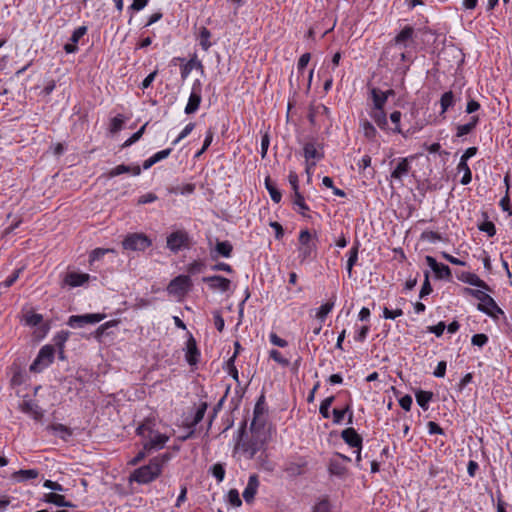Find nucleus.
<instances>
[{
	"mask_svg": "<svg viewBox=\"0 0 512 512\" xmlns=\"http://www.w3.org/2000/svg\"><path fill=\"white\" fill-rule=\"evenodd\" d=\"M170 460V454L164 453L154 457L147 465L136 469L130 476L131 481L147 484L155 480L162 472L163 466Z\"/></svg>",
	"mask_w": 512,
	"mask_h": 512,
	"instance_id": "obj_1",
	"label": "nucleus"
},
{
	"mask_svg": "<svg viewBox=\"0 0 512 512\" xmlns=\"http://www.w3.org/2000/svg\"><path fill=\"white\" fill-rule=\"evenodd\" d=\"M465 291L480 301L477 305V309L492 318H497V314H503V310L497 305L495 300L484 291L475 290L471 288H465Z\"/></svg>",
	"mask_w": 512,
	"mask_h": 512,
	"instance_id": "obj_2",
	"label": "nucleus"
},
{
	"mask_svg": "<svg viewBox=\"0 0 512 512\" xmlns=\"http://www.w3.org/2000/svg\"><path fill=\"white\" fill-rule=\"evenodd\" d=\"M125 250L144 251L151 246V240L142 233H132L125 237L122 242Z\"/></svg>",
	"mask_w": 512,
	"mask_h": 512,
	"instance_id": "obj_3",
	"label": "nucleus"
},
{
	"mask_svg": "<svg viewBox=\"0 0 512 512\" xmlns=\"http://www.w3.org/2000/svg\"><path fill=\"white\" fill-rule=\"evenodd\" d=\"M54 358V348L51 345H45L43 346L36 359L33 361V363L30 366L31 372H40L45 367L50 365Z\"/></svg>",
	"mask_w": 512,
	"mask_h": 512,
	"instance_id": "obj_4",
	"label": "nucleus"
},
{
	"mask_svg": "<svg viewBox=\"0 0 512 512\" xmlns=\"http://www.w3.org/2000/svg\"><path fill=\"white\" fill-rule=\"evenodd\" d=\"M104 314L92 313L84 315H72L68 319V325L72 328H81L88 324H96L103 320Z\"/></svg>",
	"mask_w": 512,
	"mask_h": 512,
	"instance_id": "obj_5",
	"label": "nucleus"
},
{
	"mask_svg": "<svg viewBox=\"0 0 512 512\" xmlns=\"http://www.w3.org/2000/svg\"><path fill=\"white\" fill-rule=\"evenodd\" d=\"M188 244H189V236H188L187 232H185L184 230H178V231L172 232L167 237V247L172 252H178L181 249L188 247Z\"/></svg>",
	"mask_w": 512,
	"mask_h": 512,
	"instance_id": "obj_6",
	"label": "nucleus"
},
{
	"mask_svg": "<svg viewBox=\"0 0 512 512\" xmlns=\"http://www.w3.org/2000/svg\"><path fill=\"white\" fill-rule=\"evenodd\" d=\"M299 244V258L301 261H305L316 249L315 244L312 242L311 234L308 230H303L300 232Z\"/></svg>",
	"mask_w": 512,
	"mask_h": 512,
	"instance_id": "obj_7",
	"label": "nucleus"
},
{
	"mask_svg": "<svg viewBox=\"0 0 512 512\" xmlns=\"http://www.w3.org/2000/svg\"><path fill=\"white\" fill-rule=\"evenodd\" d=\"M262 442L258 439V437L253 436L249 440H240L236 448L240 450L248 459H252L256 453L261 449Z\"/></svg>",
	"mask_w": 512,
	"mask_h": 512,
	"instance_id": "obj_8",
	"label": "nucleus"
},
{
	"mask_svg": "<svg viewBox=\"0 0 512 512\" xmlns=\"http://www.w3.org/2000/svg\"><path fill=\"white\" fill-rule=\"evenodd\" d=\"M319 145L316 141L306 142L303 147V155L306 159V171L309 173L311 167L315 166L316 162H309L311 159L313 160H321L324 155L322 152L318 150Z\"/></svg>",
	"mask_w": 512,
	"mask_h": 512,
	"instance_id": "obj_9",
	"label": "nucleus"
},
{
	"mask_svg": "<svg viewBox=\"0 0 512 512\" xmlns=\"http://www.w3.org/2000/svg\"><path fill=\"white\" fill-rule=\"evenodd\" d=\"M191 285L189 276L180 275L174 278L168 285L167 291L172 295H183L185 294Z\"/></svg>",
	"mask_w": 512,
	"mask_h": 512,
	"instance_id": "obj_10",
	"label": "nucleus"
},
{
	"mask_svg": "<svg viewBox=\"0 0 512 512\" xmlns=\"http://www.w3.org/2000/svg\"><path fill=\"white\" fill-rule=\"evenodd\" d=\"M201 100V82L199 80H196L192 85V91L189 96L188 103L185 107V113H195L200 106Z\"/></svg>",
	"mask_w": 512,
	"mask_h": 512,
	"instance_id": "obj_11",
	"label": "nucleus"
},
{
	"mask_svg": "<svg viewBox=\"0 0 512 512\" xmlns=\"http://www.w3.org/2000/svg\"><path fill=\"white\" fill-rule=\"evenodd\" d=\"M426 263L428 266L434 271L436 277L439 279H450L451 278V270L449 266L438 263L436 259L432 256L425 257Z\"/></svg>",
	"mask_w": 512,
	"mask_h": 512,
	"instance_id": "obj_12",
	"label": "nucleus"
},
{
	"mask_svg": "<svg viewBox=\"0 0 512 512\" xmlns=\"http://www.w3.org/2000/svg\"><path fill=\"white\" fill-rule=\"evenodd\" d=\"M156 421L154 418H146L138 427L137 435L142 437L145 441L153 438V435L157 432Z\"/></svg>",
	"mask_w": 512,
	"mask_h": 512,
	"instance_id": "obj_13",
	"label": "nucleus"
},
{
	"mask_svg": "<svg viewBox=\"0 0 512 512\" xmlns=\"http://www.w3.org/2000/svg\"><path fill=\"white\" fill-rule=\"evenodd\" d=\"M203 282L207 283L213 290H220L226 292L230 288V280L220 275H213L203 278Z\"/></svg>",
	"mask_w": 512,
	"mask_h": 512,
	"instance_id": "obj_14",
	"label": "nucleus"
},
{
	"mask_svg": "<svg viewBox=\"0 0 512 512\" xmlns=\"http://www.w3.org/2000/svg\"><path fill=\"white\" fill-rule=\"evenodd\" d=\"M410 170L411 166L409 158H401L397 163L396 167L394 168V170L391 172L390 177L392 180H397L400 183H402V179L409 174Z\"/></svg>",
	"mask_w": 512,
	"mask_h": 512,
	"instance_id": "obj_15",
	"label": "nucleus"
},
{
	"mask_svg": "<svg viewBox=\"0 0 512 512\" xmlns=\"http://www.w3.org/2000/svg\"><path fill=\"white\" fill-rule=\"evenodd\" d=\"M233 246L229 241H217L215 248L210 251L212 260H217L220 256L229 258L232 254Z\"/></svg>",
	"mask_w": 512,
	"mask_h": 512,
	"instance_id": "obj_16",
	"label": "nucleus"
},
{
	"mask_svg": "<svg viewBox=\"0 0 512 512\" xmlns=\"http://www.w3.org/2000/svg\"><path fill=\"white\" fill-rule=\"evenodd\" d=\"M341 437L350 447L362 449V437L354 428L349 427L344 429L341 433Z\"/></svg>",
	"mask_w": 512,
	"mask_h": 512,
	"instance_id": "obj_17",
	"label": "nucleus"
},
{
	"mask_svg": "<svg viewBox=\"0 0 512 512\" xmlns=\"http://www.w3.org/2000/svg\"><path fill=\"white\" fill-rule=\"evenodd\" d=\"M259 487V480L256 474L249 476L247 486L243 491V498L246 503H252Z\"/></svg>",
	"mask_w": 512,
	"mask_h": 512,
	"instance_id": "obj_18",
	"label": "nucleus"
},
{
	"mask_svg": "<svg viewBox=\"0 0 512 512\" xmlns=\"http://www.w3.org/2000/svg\"><path fill=\"white\" fill-rule=\"evenodd\" d=\"M168 440H169V437L167 435L159 433L157 431L153 435V438H150L149 440H147L143 443V448H144V450L162 449Z\"/></svg>",
	"mask_w": 512,
	"mask_h": 512,
	"instance_id": "obj_19",
	"label": "nucleus"
},
{
	"mask_svg": "<svg viewBox=\"0 0 512 512\" xmlns=\"http://www.w3.org/2000/svg\"><path fill=\"white\" fill-rule=\"evenodd\" d=\"M262 399L263 396L259 399L254 408V417L250 425V429L253 433L264 426Z\"/></svg>",
	"mask_w": 512,
	"mask_h": 512,
	"instance_id": "obj_20",
	"label": "nucleus"
},
{
	"mask_svg": "<svg viewBox=\"0 0 512 512\" xmlns=\"http://www.w3.org/2000/svg\"><path fill=\"white\" fill-rule=\"evenodd\" d=\"M89 278L87 273L69 272L65 276L64 283L70 287H78L86 283Z\"/></svg>",
	"mask_w": 512,
	"mask_h": 512,
	"instance_id": "obj_21",
	"label": "nucleus"
},
{
	"mask_svg": "<svg viewBox=\"0 0 512 512\" xmlns=\"http://www.w3.org/2000/svg\"><path fill=\"white\" fill-rule=\"evenodd\" d=\"M200 352L197 348L196 341L193 337H190L186 343V361L190 365H195L199 360Z\"/></svg>",
	"mask_w": 512,
	"mask_h": 512,
	"instance_id": "obj_22",
	"label": "nucleus"
},
{
	"mask_svg": "<svg viewBox=\"0 0 512 512\" xmlns=\"http://www.w3.org/2000/svg\"><path fill=\"white\" fill-rule=\"evenodd\" d=\"M124 173H131L134 176H138L141 173V168L138 165L128 166V165L121 164V165H118V166L114 167L113 169H111L109 171L108 175H109V177L112 178V177H116V176L124 174Z\"/></svg>",
	"mask_w": 512,
	"mask_h": 512,
	"instance_id": "obj_23",
	"label": "nucleus"
},
{
	"mask_svg": "<svg viewBox=\"0 0 512 512\" xmlns=\"http://www.w3.org/2000/svg\"><path fill=\"white\" fill-rule=\"evenodd\" d=\"M21 410L24 413L30 414L35 420H41L44 415L41 408L30 400L23 401L21 404Z\"/></svg>",
	"mask_w": 512,
	"mask_h": 512,
	"instance_id": "obj_24",
	"label": "nucleus"
},
{
	"mask_svg": "<svg viewBox=\"0 0 512 512\" xmlns=\"http://www.w3.org/2000/svg\"><path fill=\"white\" fill-rule=\"evenodd\" d=\"M328 471L333 476L344 477L347 472V468L341 460L338 458H332L329 461Z\"/></svg>",
	"mask_w": 512,
	"mask_h": 512,
	"instance_id": "obj_25",
	"label": "nucleus"
},
{
	"mask_svg": "<svg viewBox=\"0 0 512 512\" xmlns=\"http://www.w3.org/2000/svg\"><path fill=\"white\" fill-rule=\"evenodd\" d=\"M370 117L373 119V121L377 124V126L380 129H387L388 121L384 109L372 108V110L370 111Z\"/></svg>",
	"mask_w": 512,
	"mask_h": 512,
	"instance_id": "obj_26",
	"label": "nucleus"
},
{
	"mask_svg": "<svg viewBox=\"0 0 512 512\" xmlns=\"http://www.w3.org/2000/svg\"><path fill=\"white\" fill-rule=\"evenodd\" d=\"M43 501L47 503L54 504L59 507H73L74 505L68 501L65 500V497L63 495L57 494V493H47L44 495Z\"/></svg>",
	"mask_w": 512,
	"mask_h": 512,
	"instance_id": "obj_27",
	"label": "nucleus"
},
{
	"mask_svg": "<svg viewBox=\"0 0 512 512\" xmlns=\"http://www.w3.org/2000/svg\"><path fill=\"white\" fill-rule=\"evenodd\" d=\"M370 94L373 101V108L384 109L387 102V95H384L383 91L378 88H372Z\"/></svg>",
	"mask_w": 512,
	"mask_h": 512,
	"instance_id": "obj_28",
	"label": "nucleus"
},
{
	"mask_svg": "<svg viewBox=\"0 0 512 512\" xmlns=\"http://www.w3.org/2000/svg\"><path fill=\"white\" fill-rule=\"evenodd\" d=\"M48 431L52 432L53 434L59 436L61 439L66 440L68 437L72 435V431L69 427L63 425V424H51L47 426L46 428Z\"/></svg>",
	"mask_w": 512,
	"mask_h": 512,
	"instance_id": "obj_29",
	"label": "nucleus"
},
{
	"mask_svg": "<svg viewBox=\"0 0 512 512\" xmlns=\"http://www.w3.org/2000/svg\"><path fill=\"white\" fill-rule=\"evenodd\" d=\"M478 122V116H471L470 121L468 123L457 126L456 136L463 137L464 135L471 133L478 124Z\"/></svg>",
	"mask_w": 512,
	"mask_h": 512,
	"instance_id": "obj_30",
	"label": "nucleus"
},
{
	"mask_svg": "<svg viewBox=\"0 0 512 512\" xmlns=\"http://www.w3.org/2000/svg\"><path fill=\"white\" fill-rule=\"evenodd\" d=\"M414 29L411 26H405L399 34L394 38V42L397 45L406 46V42L412 39Z\"/></svg>",
	"mask_w": 512,
	"mask_h": 512,
	"instance_id": "obj_31",
	"label": "nucleus"
},
{
	"mask_svg": "<svg viewBox=\"0 0 512 512\" xmlns=\"http://www.w3.org/2000/svg\"><path fill=\"white\" fill-rule=\"evenodd\" d=\"M417 404L423 409H428V404L433 397V393L430 391L419 390L415 394Z\"/></svg>",
	"mask_w": 512,
	"mask_h": 512,
	"instance_id": "obj_32",
	"label": "nucleus"
},
{
	"mask_svg": "<svg viewBox=\"0 0 512 512\" xmlns=\"http://www.w3.org/2000/svg\"><path fill=\"white\" fill-rule=\"evenodd\" d=\"M457 171L459 173L463 172V176L460 180V183L462 185H468L472 180V172L468 166V163L464 162V161H459V163L457 165Z\"/></svg>",
	"mask_w": 512,
	"mask_h": 512,
	"instance_id": "obj_33",
	"label": "nucleus"
},
{
	"mask_svg": "<svg viewBox=\"0 0 512 512\" xmlns=\"http://www.w3.org/2000/svg\"><path fill=\"white\" fill-rule=\"evenodd\" d=\"M39 472L36 469L19 470L13 474V477L18 481H26L38 477Z\"/></svg>",
	"mask_w": 512,
	"mask_h": 512,
	"instance_id": "obj_34",
	"label": "nucleus"
},
{
	"mask_svg": "<svg viewBox=\"0 0 512 512\" xmlns=\"http://www.w3.org/2000/svg\"><path fill=\"white\" fill-rule=\"evenodd\" d=\"M464 281L472 286L490 291V287L487 285V283L480 279L476 274L468 273Z\"/></svg>",
	"mask_w": 512,
	"mask_h": 512,
	"instance_id": "obj_35",
	"label": "nucleus"
},
{
	"mask_svg": "<svg viewBox=\"0 0 512 512\" xmlns=\"http://www.w3.org/2000/svg\"><path fill=\"white\" fill-rule=\"evenodd\" d=\"M210 37V31L206 27H202L199 32V44L204 51H207L212 46Z\"/></svg>",
	"mask_w": 512,
	"mask_h": 512,
	"instance_id": "obj_36",
	"label": "nucleus"
},
{
	"mask_svg": "<svg viewBox=\"0 0 512 512\" xmlns=\"http://www.w3.org/2000/svg\"><path fill=\"white\" fill-rule=\"evenodd\" d=\"M441 114L445 113L454 105V94L452 91L445 92L440 99Z\"/></svg>",
	"mask_w": 512,
	"mask_h": 512,
	"instance_id": "obj_37",
	"label": "nucleus"
},
{
	"mask_svg": "<svg viewBox=\"0 0 512 512\" xmlns=\"http://www.w3.org/2000/svg\"><path fill=\"white\" fill-rule=\"evenodd\" d=\"M69 336H70L69 331L62 330V331L58 332L53 338L54 345L59 349V351L61 353L63 352L64 345H65L66 341L68 340Z\"/></svg>",
	"mask_w": 512,
	"mask_h": 512,
	"instance_id": "obj_38",
	"label": "nucleus"
},
{
	"mask_svg": "<svg viewBox=\"0 0 512 512\" xmlns=\"http://www.w3.org/2000/svg\"><path fill=\"white\" fill-rule=\"evenodd\" d=\"M361 129H362L364 136L367 139H369V140L375 139L377 130L368 120H363L361 122Z\"/></svg>",
	"mask_w": 512,
	"mask_h": 512,
	"instance_id": "obj_39",
	"label": "nucleus"
},
{
	"mask_svg": "<svg viewBox=\"0 0 512 512\" xmlns=\"http://www.w3.org/2000/svg\"><path fill=\"white\" fill-rule=\"evenodd\" d=\"M335 305V302L334 300H330L328 301L327 303L323 304L320 306V308L318 309L317 313H316V317L321 321L323 322L325 320V318L327 317V315L331 312V310L333 309Z\"/></svg>",
	"mask_w": 512,
	"mask_h": 512,
	"instance_id": "obj_40",
	"label": "nucleus"
},
{
	"mask_svg": "<svg viewBox=\"0 0 512 512\" xmlns=\"http://www.w3.org/2000/svg\"><path fill=\"white\" fill-rule=\"evenodd\" d=\"M265 186L270 194L271 199L275 203H279L281 201L282 195H281L280 191L276 188V186L270 181L269 178H266Z\"/></svg>",
	"mask_w": 512,
	"mask_h": 512,
	"instance_id": "obj_41",
	"label": "nucleus"
},
{
	"mask_svg": "<svg viewBox=\"0 0 512 512\" xmlns=\"http://www.w3.org/2000/svg\"><path fill=\"white\" fill-rule=\"evenodd\" d=\"M293 203L296 206V210L302 215H305V211L309 210V207L305 203L304 197L301 195L300 192L294 193Z\"/></svg>",
	"mask_w": 512,
	"mask_h": 512,
	"instance_id": "obj_42",
	"label": "nucleus"
},
{
	"mask_svg": "<svg viewBox=\"0 0 512 512\" xmlns=\"http://www.w3.org/2000/svg\"><path fill=\"white\" fill-rule=\"evenodd\" d=\"M193 68L203 69V65L200 61H196L195 59H191L184 67L181 69V77L183 79L187 78Z\"/></svg>",
	"mask_w": 512,
	"mask_h": 512,
	"instance_id": "obj_43",
	"label": "nucleus"
},
{
	"mask_svg": "<svg viewBox=\"0 0 512 512\" xmlns=\"http://www.w3.org/2000/svg\"><path fill=\"white\" fill-rule=\"evenodd\" d=\"M334 399H335L334 396H330V397H327L326 399H324L321 402V405H320V408H319V412H320V414L322 415L323 418L327 419V418L330 417L329 408L331 407Z\"/></svg>",
	"mask_w": 512,
	"mask_h": 512,
	"instance_id": "obj_44",
	"label": "nucleus"
},
{
	"mask_svg": "<svg viewBox=\"0 0 512 512\" xmlns=\"http://www.w3.org/2000/svg\"><path fill=\"white\" fill-rule=\"evenodd\" d=\"M206 410H207V403L202 402L194 414V417H193V420L191 423L192 426H196L203 420Z\"/></svg>",
	"mask_w": 512,
	"mask_h": 512,
	"instance_id": "obj_45",
	"label": "nucleus"
},
{
	"mask_svg": "<svg viewBox=\"0 0 512 512\" xmlns=\"http://www.w3.org/2000/svg\"><path fill=\"white\" fill-rule=\"evenodd\" d=\"M124 121H125V119L122 115H117L114 118H112L110 121V128H109L110 132L111 133L119 132L123 127Z\"/></svg>",
	"mask_w": 512,
	"mask_h": 512,
	"instance_id": "obj_46",
	"label": "nucleus"
},
{
	"mask_svg": "<svg viewBox=\"0 0 512 512\" xmlns=\"http://www.w3.org/2000/svg\"><path fill=\"white\" fill-rule=\"evenodd\" d=\"M212 475L218 482H222L225 477V469L222 464L216 463L211 467Z\"/></svg>",
	"mask_w": 512,
	"mask_h": 512,
	"instance_id": "obj_47",
	"label": "nucleus"
},
{
	"mask_svg": "<svg viewBox=\"0 0 512 512\" xmlns=\"http://www.w3.org/2000/svg\"><path fill=\"white\" fill-rule=\"evenodd\" d=\"M349 411H350L349 405H347L344 409L334 408L333 409V422L335 424H340L343 421L345 414Z\"/></svg>",
	"mask_w": 512,
	"mask_h": 512,
	"instance_id": "obj_48",
	"label": "nucleus"
},
{
	"mask_svg": "<svg viewBox=\"0 0 512 512\" xmlns=\"http://www.w3.org/2000/svg\"><path fill=\"white\" fill-rule=\"evenodd\" d=\"M431 292H432V287H431V284H430V281H429V272L426 271L425 272V280H424L423 285L421 287V290H420V293H419V297L420 298H424L427 295H429Z\"/></svg>",
	"mask_w": 512,
	"mask_h": 512,
	"instance_id": "obj_49",
	"label": "nucleus"
},
{
	"mask_svg": "<svg viewBox=\"0 0 512 512\" xmlns=\"http://www.w3.org/2000/svg\"><path fill=\"white\" fill-rule=\"evenodd\" d=\"M269 356H270L271 359H273L275 362L279 363L282 366H288L289 365V360L284 358L282 356V354L278 350H276V349H272L269 352Z\"/></svg>",
	"mask_w": 512,
	"mask_h": 512,
	"instance_id": "obj_50",
	"label": "nucleus"
},
{
	"mask_svg": "<svg viewBox=\"0 0 512 512\" xmlns=\"http://www.w3.org/2000/svg\"><path fill=\"white\" fill-rule=\"evenodd\" d=\"M228 501L234 507H240L242 505L239 492L236 489H231L228 492Z\"/></svg>",
	"mask_w": 512,
	"mask_h": 512,
	"instance_id": "obj_51",
	"label": "nucleus"
},
{
	"mask_svg": "<svg viewBox=\"0 0 512 512\" xmlns=\"http://www.w3.org/2000/svg\"><path fill=\"white\" fill-rule=\"evenodd\" d=\"M195 128V123H189L187 124L184 129L181 131V133L178 135V137L172 142L173 145H177L181 140H183L185 137H187Z\"/></svg>",
	"mask_w": 512,
	"mask_h": 512,
	"instance_id": "obj_52",
	"label": "nucleus"
},
{
	"mask_svg": "<svg viewBox=\"0 0 512 512\" xmlns=\"http://www.w3.org/2000/svg\"><path fill=\"white\" fill-rule=\"evenodd\" d=\"M478 228L479 230L486 232L489 237H493L496 234V227L491 221L483 222Z\"/></svg>",
	"mask_w": 512,
	"mask_h": 512,
	"instance_id": "obj_53",
	"label": "nucleus"
},
{
	"mask_svg": "<svg viewBox=\"0 0 512 512\" xmlns=\"http://www.w3.org/2000/svg\"><path fill=\"white\" fill-rule=\"evenodd\" d=\"M146 126H147V123L144 124L137 132H135L129 139H127L125 141V143L123 144V146L127 147V146L132 145L136 141H138L142 137V135H143V133L145 131Z\"/></svg>",
	"mask_w": 512,
	"mask_h": 512,
	"instance_id": "obj_54",
	"label": "nucleus"
},
{
	"mask_svg": "<svg viewBox=\"0 0 512 512\" xmlns=\"http://www.w3.org/2000/svg\"><path fill=\"white\" fill-rule=\"evenodd\" d=\"M87 27L86 26H80L77 29H75L72 33V36L70 38V41L77 44L79 40L86 34Z\"/></svg>",
	"mask_w": 512,
	"mask_h": 512,
	"instance_id": "obj_55",
	"label": "nucleus"
},
{
	"mask_svg": "<svg viewBox=\"0 0 512 512\" xmlns=\"http://www.w3.org/2000/svg\"><path fill=\"white\" fill-rule=\"evenodd\" d=\"M402 315H403V311L401 309L390 310L387 307H384V309H383V317L385 319L394 320L397 317H400Z\"/></svg>",
	"mask_w": 512,
	"mask_h": 512,
	"instance_id": "obj_56",
	"label": "nucleus"
},
{
	"mask_svg": "<svg viewBox=\"0 0 512 512\" xmlns=\"http://www.w3.org/2000/svg\"><path fill=\"white\" fill-rule=\"evenodd\" d=\"M471 342L475 346L482 347L488 342V336L486 334H475L472 336Z\"/></svg>",
	"mask_w": 512,
	"mask_h": 512,
	"instance_id": "obj_57",
	"label": "nucleus"
},
{
	"mask_svg": "<svg viewBox=\"0 0 512 512\" xmlns=\"http://www.w3.org/2000/svg\"><path fill=\"white\" fill-rule=\"evenodd\" d=\"M358 260V245L352 247L349 251L347 266L353 267Z\"/></svg>",
	"mask_w": 512,
	"mask_h": 512,
	"instance_id": "obj_58",
	"label": "nucleus"
},
{
	"mask_svg": "<svg viewBox=\"0 0 512 512\" xmlns=\"http://www.w3.org/2000/svg\"><path fill=\"white\" fill-rule=\"evenodd\" d=\"M148 2L149 0H133L132 4L128 7V9L133 12L141 11L147 6Z\"/></svg>",
	"mask_w": 512,
	"mask_h": 512,
	"instance_id": "obj_59",
	"label": "nucleus"
},
{
	"mask_svg": "<svg viewBox=\"0 0 512 512\" xmlns=\"http://www.w3.org/2000/svg\"><path fill=\"white\" fill-rule=\"evenodd\" d=\"M205 265L201 261H194L188 266V272L190 274H197L203 271Z\"/></svg>",
	"mask_w": 512,
	"mask_h": 512,
	"instance_id": "obj_60",
	"label": "nucleus"
},
{
	"mask_svg": "<svg viewBox=\"0 0 512 512\" xmlns=\"http://www.w3.org/2000/svg\"><path fill=\"white\" fill-rule=\"evenodd\" d=\"M43 320L42 315L37 313H32L30 315L26 316V323L31 326H37L40 324Z\"/></svg>",
	"mask_w": 512,
	"mask_h": 512,
	"instance_id": "obj_61",
	"label": "nucleus"
},
{
	"mask_svg": "<svg viewBox=\"0 0 512 512\" xmlns=\"http://www.w3.org/2000/svg\"><path fill=\"white\" fill-rule=\"evenodd\" d=\"M270 342L278 347L284 348L288 345V342L280 338L276 333H271L269 336Z\"/></svg>",
	"mask_w": 512,
	"mask_h": 512,
	"instance_id": "obj_62",
	"label": "nucleus"
},
{
	"mask_svg": "<svg viewBox=\"0 0 512 512\" xmlns=\"http://www.w3.org/2000/svg\"><path fill=\"white\" fill-rule=\"evenodd\" d=\"M311 59L310 53H304L300 56L297 64V68L299 72H302L305 67L308 65L309 61Z\"/></svg>",
	"mask_w": 512,
	"mask_h": 512,
	"instance_id": "obj_63",
	"label": "nucleus"
},
{
	"mask_svg": "<svg viewBox=\"0 0 512 512\" xmlns=\"http://www.w3.org/2000/svg\"><path fill=\"white\" fill-rule=\"evenodd\" d=\"M312 512H330V504L328 500L324 499L318 502Z\"/></svg>",
	"mask_w": 512,
	"mask_h": 512,
	"instance_id": "obj_64",
	"label": "nucleus"
}]
</instances>
